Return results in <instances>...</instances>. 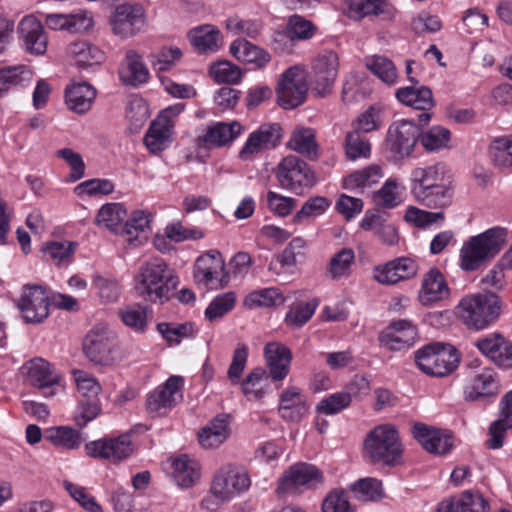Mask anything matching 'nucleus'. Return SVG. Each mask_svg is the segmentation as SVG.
Instances as JSON below:
<instances>
[{"mask_svg":"<svg viewBox=\"0 0 512 512\" xmlns=\"http://www.w3.org/2000/svg\"><path fill=\"white\" fill-rule=\"evenodd\" d=\"M410 189L415 200L428 208L444 209L452 203L453 193L445 183L444 167L440 164L414 168Z\"/></svg>","mask_w":512,"mask_h":512,"instance_id":"obj_1","label":"nucleus"},{"mask_svg":"<svg viewBox=\"0 0 512 512\" xmlns=\"http://www.w3.org/2000/svg\"><path fill=\"white\" fill-rule=\"evenodd\" d=\"M176 285L177 280L164 260L154 258L141 266L136 276L135 290L144 300L155 303L168 299L170 290Z\"/></svg>","mask_w":512,"mask_h":512,"instance_id":"obj_2","label":"nucleus"},{"mask_svg":"<svg viewBox=\"0 0 512 512\" xmlns=\"http://www.w3.org/2000/svg\"><path fill=\"white\" fill-rule=\"evenodd\" d=\"M506 244V230L494 227L471 237L460 250V267L474 271L495 257Z\"/></svg>","mask_w":512,"mask_h":512,"instance_id":"obj_3","label":"nucleus"},{"mask_svg":"<svg viewBox=\"0 0 512 512\" xmlns=\"http://www.w3.org/2000/svg\"><path fill=\"white\" fill-rule=\"evenodd\" d=\"M506 244V230L494 227L471 237L460 250V267L474 271L495 257Z\"/></svg>","mask_w":512,"mask_h":512,"instance_id":"obj_4","label":"nucleus"},{"mask_svg":"<svg viewBox=\"0 0 512 512\" xmlns=\"http://www.w3.org/2000/svg\"><path fill=\"white\" fill-rule=\"evenodd\" d=\"M456 313L467 327L481 330L500 316L501 300L495 293L468 295L461 299Z\"/></svg>","mask_w":512,"mask_h":512,"instance_id":"obj_5","label":"nucleus"},{"mask_svg":"<svg viewBox=\"0 0 512 512\" xmlns=\"http://www.w3.org/2000/svg\"><path fill=\"white\" fill-rule=\"evenodd\" d=\"M364 452L373 463L394 464L402 454L397 430L391 425L375 427L364 440Z\"/></svg>","mask_w":512,"mask_h":512,"instance_id":"obj_6","label":"nucleus"},{"mask_svg":"<svg viewBox=\"0 0 512 512\" xmlns=\"http://www.w3.org/2000/svg\"><path fill=\"white\" fill-rule=\"evenodd\" d=\"M323 473L316 466L304 462L291 465L278 480L276 493L280 497L295 496L320 487Z\"/></svg>","mask_w":512,"mask_h":512,"instance_id":"obj_7","label":"nucleus"},{"mask_svg":"<svg viewBox=\"0 0 512 512\" xmlns=\"http://www.w3.org/2000/svg\"><path fill=\"white\" fill-rule=\"evenodd\" d=\"M415 361L419 369L425 374L443 377L456 369L459 356L453 346L433 343L419 349L415 353Z\"/></svg>","mask_w":512,"mask_h":512,"instance_id":"obj_8","label":"nucleus"},{"mask_svg":"<svg viewBox=\"0 0 512 512\" xmlns=\"http://www.w3.org/2000/svg\"><path fill=\"white\" fill-rule=\"evenodd\" d=\"M276 177L282 188L298 195L302 194L305 188H312L317 183L312 168L294 155H288L280 161Z\"/></svg>","mask_w":512,"mask_h":512,"instance_id":"obj_9","label":"nucleus"},{"mask_svg":"<svg viewBox=\"0 0 512 512\" xmlns=\"http://www.w3.org/2000/svg\"><path fill=\"white\" fill-rule=\"evenodd\" d=\"M421 135V128L412 120L393 121L386 133L385 147L395 160L409 157Z\"/></svg>","mask_w":512,"mask_h":512,"instance_id":"obj_10","label":"nucleus"},{"mask_svg":"<svg viewBox=\"0 0 512 512\" xmlns=\"http://www.w3.org/2000/svg\"><path fill=\"white\" fill-rule=\"evenodd\" d=\"M193 275L198 285L209 289L222 288L229 282L224 259L216 250L204 253L197 258Z\"/></svg>","mask_w":512,"mask_h":512,"instance_id":"obj_11","label":"nucleus"},{"mask_svg":"<svg viewBox=\"0 0 512 512\" xmlns=\"http://www.w3.org/2000/svg\"><path fill=\"white\" fill-rule=\"evenodd\" d=\"M16 305L26 323L40 324L49 316V297L39 285H24Z\"/></svg>","mask_w":512,"mask_h":512,"instance_id":"obj_12","label":"nucleus"},{"mask_svg":"<svg viewBox=\"0 0 512 512\" xmlns=\"http://www.w3.org/2000/svg\"><path fill=\"white\" fill-rule=\"evenodd\" d=\"M23 369L29 384L42 390L45 397H53L62 391V375L45 359L34 358Z\"/></svg>","mask_w":512,"mask_h":512,"instance_id":"obj_13","label":"nucleus"},{"mask_svg":"<svg viewBox=\"0 0 512 512\" xmlns=\"http://www.w3.org/2000/svg\"><path fill=\"white\" fill-rule=\"evenodd\" d=\"M117 341L112 332L105 327H94L85 337L83 351L87 358L101 365H108L116 360Z\"/></svg>","mask_w":512,"mask_h":512,"instance_id":"obj_14","label":"nucleus"},{"mask_svg":"<svg viewBox=\"0 0 512 512\" xmlns=\"http://www.w3.org/2000/svg\"><path fill=\"white\" fill-rule=\"evenodd\" d=\"M339 57L332 50H323L312 61V90L319 96L330 92L338 75Z\"/></svg>","mask_w":512,"mask_h":512,"instance_id":"obj_15","label":"nucleus"},{"mask_svg":"<svg viewBox=\"0 0 512 512\" xmlns=\"http://www.w3.org/2000/svg\"><path fill=\"white\" fill-rule=\"evenodd\" d=\"M88 456L108 460L116 464L130 457L134 445L130 434H122L112 438H102L85 445Z\"/></svg>","mask_w":512,"mask_h":512,"instance_id":"obj_16","label":"nucleus"},{"mask_svg":"<svg viewBox=\"0 0 512 512\" xmlns=\"http://www.w3.org/2000/svg\"><path fill=\"white\" fill-rule=\"evenodd\" d=\"M307 90L302 71L296 66L290 67L282 73L278 82V103L284 109H294L304 102Z\"/></svg>","mask_w":512,"mask_h":512,"instance_id":"obj_17","label":"nucleus"},{"mask_svg":"<svg viewBox=\"0 0 512 512\" xmlns=\"http://www.w3.org/2000/svg\"><path fill=\"white\" fill-rule=\"evenodd\" d=\"M109 22L116 36L127 39L138 34L145 26V12L137 4H120L115 7Z\"/></svg>","mask_w":512,"mask_h":512,"instance_id":"obj_18","label":"nucleus"},{"mask_svg":"<svg viewBox=\"0 0 512 512\" xmlns=\"http://www.w3.org/2000/svg\"><path fill=\"white\" fill-rule=\"evenodd\" d=\"M250 486V480L241 469L227 465L220 468L213 479L210 491L222 501H229Z\"/></svg>","mask_w":512,"mask_h":512,"instance_id":"obj_19","label":"nucleus"},{"mask_svg":"<svg viewBox=\"0 0 512 512\" xmlns=\"http://www.w3.org/2000/svg\"><path fill=\"white\" fill-rule=\"evenodd\" d=\"M182 383L181 377L171 376L163 385L149 393L146 399L148 412L154 416L166 414L182 398Z\"/></svg>","mask_w":512,"mask_h":512,"instance_id":"obj_20","label":"nucleus"},{"mask_svg":"<svg viewBox=\"0 0 512 512\" xmlns=\"http://www.w3.org/2000/svg\"><path fill=\"white\" fill-rule=\"evenodd\" d=\"M417 335V328L411 321L398 320L380 333L379 342L390 351H405L415 344Z\"/></svg>","mask_w":512,"mask_h":512,"instance_id":"obj_21","label":"nucleus"},{"mask_svg":"<svg viewBox=\"0 0 512 512\" xmlns=\"http://www.w3.org/2000/svg\"><path fill=\"white\" fill-rule=\"evenodd\" d=\"M281 137L282 128L279 124H262L249 135L239 156L242 160L251 159L254 155L264 150L275 148Z\"/></svg>","mask_w":512,"mask_h":512,"instance_id":"obj_22","label":"nucleus"},{"mask_svg":"<svg viewBox=\"0 0 512 512\" xmlns=\"http://www.w3.org/2000/svg\"><path fill=\"white\" fill-rule=\"evenodd\" d=\"M19 40L25 51L33 55H43L47 50V36L43 24L34 15L24 16L17 27Z\"/></svg>","mask_w":512,"mask_h":512,"instance_id":"obj_23","label":"nucleus"},{"mask_svg":"<svg viewBox=\"0 0 512 512\" xmlns=\"http://www.w3.org/2000/svg\"><path fill=\"white\" fill-rule=\"evenodd\" d=\"M267 376L273 382L283 381L290 372L292 352L280 342H269L263 349Z\"/></svg>","mask_w":512,"mask_h":512,"instance_id":"obj_24","label":"nucleus"},{"mask_svg":"<svg viewBox=\"0 0 512 512\" xmlns=\"http://www.w3.org/2000/svg\"><path fill=\"white\" fill-rule=\"evenodd\" d=\"M418 265L409 257H399L373 269L374 279L384 285H393L417 274Z\"/></svg>","mask_w":512,"mask_h":512,"instance_id":"obj_25","label":"nucleus"},{"mask_svg":"<svg viewBox=\"0 0 512 512\" xmlns=\"http://www.w3.org/2000/svg\"><path fill=\"white\" fill-rule=\"evenodd\" d=\"M412 434L429 453L443 455L453 447L452 436L447 431L423 423H415L412 427Z\"/></svg>","mask_w":512,"mask_h":512,"instance_id":"obj_26","label":"nucleus"},{"mask_svg":"<svg viewBox=\"0 0 512 512\" xmlns=\"http://www.w3.org/2000/svg\"><path fill=\"white\" fill-rule=\"evenodd\" d=\"M498 390L496 373L490 368H482L475 371L467 379L464 386V398L467 401H476L482 398L495 397Z\"/></svg>","mask_w":512,"mask_h":512,"instance_id":"obj_27","label":"nucleus"},{"mask_svg":"<svg viewBox=\"0 0 512 512\" xmlns=\"http://www.w3.org/2000/svg\"><path fill=\"white\" fill-rule=\"evenodd\" d=\"M451 290L442 272L431 268L422 279L418 299L423 306H431L435 303L449 299Z\"/></svg>","mask_w":512,"mask_h":512,"instance_id":"obj_28","label":"nucleus"},{"mask_svg":"<svg viewBox=\"0 0 512 512\" xmlns=\"http://www.w3.org/2000/svg\"><path fill=\"white\" fill-rule=\"evenodd\" d=\"M475 346L498 366L512 367V343L501 334L494 333L479 338L475 342Z\"/></svg>","mask_w":512,"mask_h":512,"instance_id":"obj_29","label":"nucleus"},{"mask_svg":"<svg viewBox=\"0 0 512 512\" xmlns=\"http://www.w3.org/2000/svg\"><path fill=\"white\" fill-rule=\"evenodd\" d=\"M510 428H512V390L500 401V415L489 426L486 447L493 450L500 449L503 446L505 433Z\"/></svg>","mask_w":512,"mask_h":512,"instance_id":"obj_30","label":"nucleus"},{"mask_svg":"<svg viewBox=\"0 0 512 512\" xmlns=\"http://www.w3.org/2000/svg\"><path fill=\"white\" fill-rule=\"evenodd\" d=\"M412 85L398 88L395 97L402 104L417 110L427 111L434 107L435 101L429 87L419 85L414 77H409Z\"/></svg>","mask_w":512,"mask_h":512,"instance_id":"obj_31","label":"nucleus"},{"mask_svg":"<svg viewBox=\"0 0 512 512\" xmlns=\"http://www.w3.org/2000/svg\"><path fill=\"white\" fill-rule=\"evenodd\" d=\"M44 22L51 30H65L71 33L85 31L93 25L92 17L82 10L69 14H45Z\"/></svg>","mask_w":512,"mask_h":512,"instance_id":"obj_32","label":"nucleus"},{"mask_svg":"<svg viewBox=\"0 0 512 512\" xmlns=\"http://www.w3.org/2000/svg\"><path fill=\"white\" fill-rule=\"evenodd\" d=\"M229 416L217 415L198 433L200 445L205 449H214L222 445L230 436Z\"/></svg>","mask_w":512,"mask_h":512,"instance_id":"obj_33","label":"nucleus"},{"mask_svg":"<svg viewBox=\"0 0 512 512\" xmlns=\"http://www.w3.org/2000/svg\"><path fill=\"white\" fill-rule=\"evenodd\" d=\"M488 502L479 493L465 491L438 504V512H486Z\"/></svg>","mask_w":512,"mask_h":512,"instance_id":"obj_34","label":"nucleus"},{"mask_svg":"<svg viewBox=\"0 0 512 512\" xmlns=\"http://www.w3.org/2000/svg\"><path fill=\"white\" fill-rule=\"evenodd\" d=\"M229 51L238 61L252 64L259 69L264 68L271 61L268 51L242 38L234 40L230 44Z\"/></svg>","mask_w":512,"mask_h":512,"instance_id":"obj_35","label":"nucleus"},{"mask_svg":"<svg viewBox=\"0 0 512 512\" xmlns=\"http://www.w3.org/2000/svg\"><path fill=\"white\" fill-rule=\"evenodd\" d=\"M96 98V90L88 83H77L65 90V102L69 110L84 114L89 111Z\"/></svg>","mask_w":512,"mask_h":512,"instance_id":"obj_36","label":"nucleus"},{"mask_svg":"<svg viewBox=\"0 0 512 512\" xmlns=\"http://www.w3.org/2000/svg\"><path fill=\"white\" fill-rule=\"evenodd\" d=\"M121 81L125 85L137 86L145 83L149 78V71L142 61V57L134 50L126 52L124 62L119 70Z\"/></svg>","mask_w":512,"mask_h":512,"instance_id":"obj_37","label":"nucleus"},{"mask_svg":"<svg viewBox=\"0 0 512 512\" xmlns=\"http://www.w3.org/2000/svg\"><path fill=\"white\" fill-rule=\"evenodd\" d=\"M241 132L242 126L237 121L231 123L218 122L210 126L200 140L208 148L221 147L231 143Z\"/></svg>","mask_w":512,"mask_h":512,"instance_id":"obj_38","label":"nucleus"},{"mask_svg":"<svg viewBox=\"0 0 512 512\" xmlns=\"http://www.w3.org/2000/svg\"><path fill=\"white\" fill-rule=\"evenodd\" d=\"M287 147L311 160L318 158L319 146L316 141V134L312 128L298 126L290 135Z\"/></svg>","mask_w":512,"mask_h":512,"instance_id":"obj_39","label":"nucleus"},{"mask_svg":"<svg viewBox=\"0 0 512 512\" xmlns=\"http://www.w3.org/2000/svg\"><path fill=\"white\" fill-rule=\"evenodd\" d=\"M172 475L177 484L188 488L197 482L200 477L198 463L187 455H181L171 462Z\"/></svg>","mask_w":512,"mask_h":512,"instance_id":"obj_40","label":"nucleus"},{"mask_svg":"<svg viewBox=\"0 0 512 512\" xmlns=\"http://www.w3.org/2000/svg\"><path fill=\"white\" fill-rule=\"evenodd\" d=\"M68 51L79 68L98 65L104 60V53L97 46L84 40L71 43Z\"/></svg>","mask_w":512,"mask_h":512,"instance_id":"obj_41","label":"nucleus"},{"mask_svg":"<svg viewBox=\"0 0 512 512\" xmlns=\"http://www.w3.org/2000/svg\"><path fill=\"white\" fill-rule=\"evenodd\" d=\"M127 217V211L121 203H109L103 205L98 211L96 223L115 233L122 232L123 223Z\"/></svg>","mask_w":512,"mask_h":512,"instance_id":"obj_42","label":"nucleus"},{"mask_svg":"<svg viewBox=\"0 0 512 512\" xmlns=\"http://www.w3.org/2000/svg\"><path fill=\"white\" fill-rule=\"evenodd\" d=\"M44 438L57 447L77 449L84 441L81 433L68 426H58L47 429Z\"/></svg>","mask_w":512,"mask_h":512,"instance_id":"obj_43","label":"nucleus"},{"mask_svg":"<svg viewBox=\"0 0 512 512\" xmlns=\"http://www.w3.org/2000/svg\"><path fill=\"white\" fill-rule=\"evenodd\" d=\"M169 126L156 120L152 122L144 137V144L151 153L157 154L170 145L172 129Z\"/></svg>","mask_w":512,"mask_h":512,"instance_id":"obj_44","label":"nucleus"},{"mask_svg":"<svg viewBox=\"0 0 512 512\" xmlns=\"http://www.w3.org/2000/svg\"><path fill=\"white\" fill-rule=\"evenodd\" d=\"M190 41L199 53L214 52L218 49L219 31L212 25H204L193 29Z\"/></svg>","mask_w":512,"mask_h":512,"instance_id":"obj_45","label":"nucleus"},{"mask_svg":"<svg viewBox=\"0 0 512 512\" xmlns=\"http://www.w3.org/2000/svg\"><path fill=\"white\" fill-rule=\"evenodd\" d=\"M32 71L25 65L7 67L0 70V96L13 86H25L31 83Z\"/></svg>","mask_w":512,"mask_h":512,"instance_id":"obj_46","label":"nucleus"},{"mask_svg":"<svg viewBox=\"0 0 512 512\" xmlns=\"http://www.w3.org/2000/svg\"><path fill=\"white\" fill-rule=\"evenodd\" d=\"M351 491L361 501H378L384 497L382 482L376 478H362L350 485Z\"/></svg>","mask_w":512,"mask_h":512,"instance_id":"obj_47","label":"nucleus"},{"mask_svg":"<svg viewBox=\"0 0 512 512\" xmlns=\"http://www.w3.org/2000/svg\"><path fill=\"white\" fill-rule=\"evenodd\" d=\"M404 219L417 228L425 229L432 225L441 226L445 221V213L443 211L430 212L410 206L405 212Z\"/></svg>","mask_w":512,"mask_h":512,"instance_id":"obj_48","label":"nucleus"},{"mask_svg":"<svg viewBox=\"0 0 512 512\" xmlns=\"http://www.w3.org/2000/svg\"><path fill=\"white\" fill-rule=\"evenodd\" d=\"M268 379L267 371L264 368L257 367L251 370L241 382V390L247 400L255 401L262 399L266 391L261 386V382Z\"/></svg>","mask_w":512,"mask_h":512,"instance_id":"obj_49","label":"nucleus"},{"mask_svg":"<svg viewBox=\"0 0 512 512\" xmlns=\"http://www.w3.org/2000/svg\"><path fill=\"white\" fill-rule=\"evenodd\" d=\"M367 68L388 85L396 84L398 72L394 63L385 56H372L366 61Z\"/></svg>","mask_w":512,"mask_h":512,"instance_id":"obj_50","label":"nucleus"},{"mask_svg":"<svg viewBox=\"0 0 512 512\" xmlns=\"http://www.w3.org/2000/svg\"><path fill=\"white\" fill-rule=\"evenodd\" d=\"M381 176V169L371 165L344 178L343 187L349 190L371 187L379 181Z\"/></svg>","mask_w":512,"mask_h":512,"instance_id":"obj_51","label":"nucleus"},{"mask_svg":"<svg viewBox=\"0 0 512 512\" xmlns=\"http://www.w3.org/2000/svg\"><path fill=\"white\" fill-rule=\"evenodd\" d=\"M182 58V51L178 47H162L149 56L152 68L156 72H166L172 69Z\"/></svg>","mask_w":512,"mask_h":512,"instance_id":"obj_52","label":"nucleus"},{"mask_svg":"<svg viewBox=\"0 0 512 512\" xmlns=\"http://www.w3.org/2000/svg\"><path fill=\"white\" fill-rule=\"evenodd\" d=\"M490 155L496 167L512 171V138L495 139L490 146Z\"/></svg>","mask_w":512,"mask_h":512,"instance_id":"obj_53","label":"nucleus"},{"mask_svg":"<svg viewBox=\"0 0 512 512\" xmlns=\"http://www.w3.org/2000/svg\"><path fill=\"white\" fill-rule=\"evenodd\" d=\"M157 330L170 344H179L182 339L191 338L197 332L194 325L190 322L182 324L159 323Z\"/></svg>","mask_w":512,"mask_h":512,"instance_id":"obj_54","label":"nucleus"},{"mask_svg":"<svg viewBox=\"0 0 512 512\" xmlns=\"http://www.w3.org/2000/svg\"><path fill=\"white\" fill-rule=\"evenodd\" d=\"M354 262V251L350 248H342L330 259L328 273L332 279L347 276Z\"/></svg>","mask_w":512,"mask_h":512,"instance_id":"obj_55","label":"nucleus"},{"mask_svg":"<svg viewBox=\"0 0 512 512\" xmlns=\"http://www.w3.org/2000/svg\"><path fill=\"white\" fill-rule=\"evenodd\" d=\"M122 322L137 332H144L147 327V311L140 305H128L118 311Z\"/></svg>","mask_w":512,"mask_h":512,"instance_id":"obj_56","label":"nucleus"},{"mask_svg":"<svg viewBox=\"0 0 512 512\" xmlns=\"http://www.w3.org/2000/svg\"><path fill=\"white\" fill-rule=\"evenodd\" d=\"M345 152L350 160L368 158L371 152V145L358 131H351L347 133L345 138Z\"/></svg>","mask_w":512,"mask_h":512,"instance_id":"obj_57","label":"nucleus"},{"mask_svg":"<svg viewBox=\"0 0 512 512\" xmlns=\"http://www.w3.org/2000/svg\"><path fill=\"white\" fill-rule=\"evenodd\" d=\"M511 271L501 257L497 263L483 276L480 285L484 290H502L506 285V273Z\"/></svg>","mask_w":512,"mask_h":512,"instance_id":"obj_58","label":"nucleus"},{"mask_svg":"<svg viewBox=\"0 0 512 512\" xmlns=\"http://www.w3.org/2000/svg\"><path fill=\"white\" fill-rule=\"evenodd\" d=\"M74 381L78 392L86 398V400H98V395L102 390L97 379L83 370L73 371Z\"/></svg>","mask_w":512,"mask_h":512,"instance_id":"obj_59","label":"nucleus"},{"mask_svg":"<svg viewBox=\"0 0 512 512\" xmlns=\"http://www.w3.org/2000/svg\"><path fill=\"white\" fill-rule=\"evenodd\" d=\"M384 0H348V15L351 18L361 19L368 15L383 13Z\"/></svg>","mask_w":512,"mask_h":512,"instance_id":"obj_60","label":"nucleus"},{"mask_svg":"<svg viewBox=\"0 0 512 512\" xmlns=\"http://www.w3.org/2000/svg\"><path fill=\"white\" fill-rule=\"evenodd\" d=\"M210 75L218 83L237 84L242 78L240 68L229 61H221L213 64L210 68Z\"/></svg>","mask_w":512,"mask_h":512,"instance_id":"obj_61","label":"nucleus"},{"mask_svg":"<svg viewBox=\"0 0 512 512\" xmlns=\"http://www.w3.org/2000/svg\"><path fill=\"white\" fill-rule=\"evenodd\" d=\"M236 297L234 293L227 292L216 296L205 310V317L209 321L222 318L231 311L235 305Z\"/></svg>","mask_w":512,"mask_h":512,"instance_id":"obj_62","label":"nucleus"},{"mask_svg":"<svg viewBox=\"0 0 512 512\" xmlns=\"http://www.w3.org/2000/svg\"><path fill=\"white\" fill-rule=\"evenodd\" d=\"M150 221V214L141 210L134 211L130 218L123 224L121 234L126 235L128 240L132 241L136 239L140 233L149 229Z\"/></svg>","mask_w":512,"mask_h":512,"instance_id":"obj_63","label":"nucleus"},{"mask_svg":"<svg viewBox=\"0 0 512 512\" xmlns=\"http://www.w3.org/2000/svg\"><path fill=\"white\" fill-rule=\"evenodd\" d=\"M351 404L349 395L344 391L330 394L316 406V410L324 415H334L348 408Z\"/></svg>","mask_w":512,"mask_h":512,"instance_id":"obj_64","label":"nucleus"}]
</instances>
